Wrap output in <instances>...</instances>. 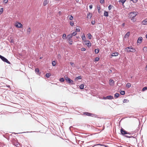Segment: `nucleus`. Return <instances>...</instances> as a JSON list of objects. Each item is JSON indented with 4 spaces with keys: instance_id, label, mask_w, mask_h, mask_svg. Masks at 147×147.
Here are the masks:
<instances>
[{
    "instance_id": "f257e3e1",
    "label": "nucleus",
    "mask_w": 147,
    "mask_h": 147,
    "mask_svg": "<svg viewBox=\"0 0 147 147\" xmlns=\"http://www.w3.org/2000/svg\"><path fill=\"white\" fill-rule=\"evenodd\" d=\"M64 78L67 83L72 85L74 84V81L70 79L66 75L65 76Z\"/></svg>"
},
{
    "instance_id": "f03ea898",
    "label": "nucleus",
    "mask_w": 147,
    "mask_h": 147,
    "mask_svg": "<svg viewBox=\"0 0 147 147\" xmlns=\"http://www.w3.org/2000/svg\"><path fill=\"white\" fill-rule=\"evenodd\" d=\"M138 13L137 11H132L129 12L128 14V17L129 18L133 17V16L135 17Z\"/></svg>"
},
{
    "instance_id": "7ed1b4c3",
    "label": "nucleus",
    "mask_w": 147,
    "mask_h": 147,
    "mask_svg": "<svg viewBox=\"0 0 147 147\" xmlns=\"http://www.w3.org/2000/svg\"><path fill=\"white\" fill-rule=\"evenodd\" d=\"M125 49L127 52H135L136 50L131 46L125 48Z\"/></svg>"
},
{
    "instance_id": "20e7f679",
    "label": "nucleus",
    "mask_w": 147,
    "mask_h": 147,
    "mask_svg": "<svg viewBox=\"0 0 147 147\" xmlns=\"http://www.w3.org/2000/svg\"><path fill=\"white\" fill-rule=\"evenodd\" d=\"M0 58L4 62H5L8 64H10V62L8 61V60L4 57L0 55Z\"/></svg>"
},
{
    "instance_id": "39448f33",
    "label": "nucleus",
    "mask_w": 147,
    "mask_h": 147,
    "mask_svg": "<svg viewBox=\"0 0 147 147\" xmlns=\"http://www.w3.org/2000/svg\"><path fill=\"white\" fill-rule=\"evenodd\" d=\"M15 26L18 28H21L22 27V25L20 23L17 22L15 23Z\"/></svg>"
},
{
    "instance_id": "423d86ee",
    "label": "nucleus",
    "mask_w": 147,
    "mask_h": 147,
    "mask_svg": "<svg viewBox=\"0 0 147 147\" xmlns=\"http://www.w3.org/2000/svg\"><path fill=\"white\" fill-rule=\"evenodd\" d=\"M83 114L88 116H94V114L88 112H84Z\"/></svg>"
},
{
    "instance_id": "0eeeda50",
    "label": "nucleus",
    "mask_w": 147,
    "mask_h": 147,
    "mask_svg": "<svg viewBox=\"0 0 147 147\" xmlns=\"http://www.w3.org/2000/svg\"><path fill=\"white\" fill-rule=\"evenodd\" d=\"M85 42L86 45L88 47H91V44L90 42L89 41L85 40Z\"/></svg>"
},
{
    "instance_id": "6e6552de",
    "label": "nucleus",
    "mask_w": 147,
    "mask_h": 147,
    "mask_svg": "<svg viewBox=\"0 0 147 147\" xmlns=\"http://www.w3.org/2000/svg\"><path fill=\"white\" fill-rule=\"evenodd\" d=\"M121 134L123 135H124L125 134H127V131H125L124 129H123L122 128L121 129Z\"/></svg>"
},
{
    "instance_id": "1a4fd4ad",
    "label": "nucleus",
    "mask_w": 147,
    "mask_h": 147,
    "mask_svg": "<svg viewBox=\"0 0 147 147\" xmlns=\"http://www.w3.org/2000/svg\"><path fill=\"white\" fill-rule=\"evenodd\" d=\"M142 37H139L137 40V43H139L140 44L141 43L142 40Z\"/></svg>"
},
{
    "instance_id": "9d476101",
    "label": "nucleus",
    "mask_w": 147,
    "mask_h": 147,
    "mask_svg": "<svg viewBox=\"0 0 147 147\" xmlns=\"http://www.w3.org/2000/svg\"><path fill=\"white\" fill-rule=\"evenodd\" d=\"M107 99L111 100L113 99V96L111 95L108 96H106Z\"/></svg>"
},
{
    "instance_id": "9b49d317",
    "label": "nucleus",
    "mask_w": 147,
    "mask_h": 147,
    "mask_svg": "<svg viewBox=\"0 0 147 147\" xmlns=\"http://www.w3.org/2000/svg\"><path fill=\"white\" fill-rule=\"evenodd\" d=\"M49 1L48 0H45L43 3V5L44 6H45L48 3Z\"/></svg>"
},
{
    "instance_id": "f8f14e48",
    "label": "nucleus",
    "mask_w": 147,
    "mask_h": 147,
    "mask_svg": "<svg viewBox=\"0 0 147 147\" xmlns=\"http://www.w3.org/2000/svg\"><path fill=\"white\" fill-rule=\"evenodd\" d=\"M118 55V53L117 52L113 53H112L111 55L112 56H117Z\"/></svg>"
},
{
    "instance_id": "ddd939ff",
    "label": "nucleus",
    "mask_w": 147,
    "mask_h": 147,
    "mask_svg": "<svg viewBox=\"0 0 147 147\" xmlns=\"http://www.w3.org/2000/svg\"><path fill=\"white\" fill-rule=\"evenodd\" d=\"M31 31V29L30 28H29L27 30V34L28 35H29L30 34V32Z\"/></svg>"
},
{
    "instance_id": "4468645a",
    "label": "nucleus",
    "mask_w": 147,
    "mask_h": 147,
    "mask_svg": "<svg viewBox=\"0 0 147 147\" xmlns=\"http://www.w3.org/2000/svg\"><path fill=\"white\" fill-rule=\"evenodd\" d=\"M109 82V84L111 85H113L114 84V81L112 80H110Z\"/></svg>"
},
{
    "instance_id": "2eb2a0df",
    "label": "nucleus",
    "mask_w": 147,
    "mask_h": 147,
    "mask_svg": "<svg viewBox=\"0 0 147 147\" xmlns=\"http://www.w3.org/2000/svg\"><path fill=\"white\" fill-rule=\"evenodd\" d=\"M142 23L144 25L147 24V20H144L142 22Z\"/></svg>"
},
{
    "instance_id": "dca6fc26",
    "label": "nucleus",
    "mask_w": 147,
    "mask_h": 147,
    "mask_svg": "<svg viewBox=\"0 0 147 147\" xmlns=\"http://www.w3.org/2000/svg\"><path fill=\"white\" fill-rule=\"evenodd\" d=\"M67 41L69 43L70 45H72L73 42L72 40L71 39H67Z\"/></svg>"
},
{
    "instance_id": "f3484780",
    "label": "nucleus",
    "mask_w": 147,
    "mask_h": 147,
    "mask_svg": "<svg viewBox=\"0 0 147 147\" xmlns=\"http://www.w3.org/2000/svg\"><path fill=\"white\" fill-rule=\"evenodd\" d=\"M35 71L36 73L37 74H39V69L38 68H37L35 69Z\"/></svg>"
},
{
    "instance_id": "a211bd4d",
    "label": "nucleus",
    "mask_w": 147,
    "mask_h": 147,
    "mask_svg": "<svg viewBox=\"0 0 147 147\" xmlns=\"http://www.w3.org/2000/svg\"><path fill=\"white\" fill-rule=\"evenodd\" d=\"M104 15L106 17H108L109 16V14L108 12L105 11H104Z\"/></svg>"
},
{
    "instance_id": "6ab92c4d",
    "label": "nucleus",
    "mask_w": 147,
    "mask_h": 147,
    "mask_svg": "<svg viewBox=\"0 0 147 147\" xmlns=\"http://www.w3.org/2000/svg\"><path fill=\"white\" fill-rule=\"evenodd\" d=\"M72 36H73L71 34H69L67 36V39H71L72 37Z\"/></svg>"
},
{
    "instance_id": "aec40b11",
    "label": "nucleus",
    "mask_w": 147,
    "mask_h": 147,
    "mask_svg": "<svg viewBox=\"0 0 147 147\" xmlns=\"http://www.w3.org/2000/svg\"><path fill=\"white\" fill-rule=\"evenodd\" d=\"M84 84H82L80 85V89H83L84 88Z\"/></svg>"
},
{
    "instance_id": "412c9836",
    "label": "nucleus",
    "mask_w": 147,
    "mask_h": 147,
    "mask_svg": "<svg viewBox=\"0 0 147 147\" xmlns=\"http://www.w3.org/2000/svg\"><path fill=\"white\" fill-rule=\"evenodd\" d=\"M130 34V32H127L125 35V37H127L129 36Z\"/></svg>"
},
{
    "instance_id": "4be33fe9",
    "label": "nucleus",
    "mask_w": 147,
    "mask_h": 147,
    "mask_svg": "<svg viewBox=\"0 0 147 147\" xmlns=\"http://www.w3.org/2000/svg\"><path fill=\"white\" fill-rule=\"evenodd\" d=\"M82 38L83 41L84 40L86 39V37L85 36L84 34H83V35L82 36Z\"/></svg>"
},
{
    "instance_id": "5701e85b",
    "label": "nucleus",
    "mask_w": 147,
    "mask_h": 147,
    "mask_svg": "<svg viewBox=\"0 0 147 147\" xmlns=\"http://www.w3.org/2000/svg\"><path fill=\"white\" fill-rule=\"evenodd\" d=\"M59 80L61 82H63L65 80L63 78H60Z\"/></svg>"
},
{
    "instance_id": "b1692460",
    "label": "nucleus",
    "mask_w": 147,
    "mask_h": 147,
    "mask_svg": "<svg viewBox=\"0 0 147 147\" xmlns=\"http://www.w3.org/2000/svg\"><path fill=\"white\" fill-rule=\"evenodd\" d=\"M119 95V94L118 93H116L115 94V98H118Z\"/></svg>"
},
{
    "instance_id": "393cba45",
    "label": "nucleus",
    "mask_w": 147,
    "mask_h": 147,
    "mask_svg": "<svg viewBox=\"0 0 147 147\" xmlns=\"http://www.w3.org/2000/svg\"><path fill=\"white\" fill-rule=\"evenodd\" d=\"M99 51V50L98 49L95 50V52L96 54H98Z\"/></svg>"
},
{
    "instance_id": "a878e982",
    "label": "nucleus",
    "mask_w": 147,
    "mask_h": 147,
    "mask_svg": "<svg viewBox=\"0 0 147 147\" xmlns=\"http://www.w3.org/2000/svg\"><path fill=\"white\" fill-rule=\"evenodd\" d=\"M52 66H54L56 64V62L55 61H52Z\"/></svg>"
},
{
    "instance_id": "bb28decb",
    "label": "nucleus",
    "mask_w": 147,
    "mask_h": 147,
    "mask_svg": "<svg viewBox=\"0 0 147 147\" xmlns=\"http://www.w3.org/2000/svg\"><path fill=\"white\" fill-rule=\"evenodd\" d=\"M97 8L98 9V11L99 13H100L101 12L100 10V8L99 6L97 7Z\"/></svg>"
},
{
    "instance_id": "cd10ccee",
    "label": "nucleus",
    "mask_w": 147,
    "mask_h": 147,
    "mask_svg": "<svg viewBox=\"0 0 147 147\" xmlns=\"http://www.w3.org/2000/svg\"><path fill=\"white\" fill-rule=\"evenodd\" d=\"M126 0H120L119 1V2H121L123 5L124 3L125 2Z\"/></svg>"
},
{
    "instance_id": "c85d7f7f",
    "label": "nucleus",
    "mask_w": 147,
    "mask_h": 147,
    "mask_svg": "<svg viewBox=\"0 0 147 147\" xmlns=\"http://www.w3.org/2000/svg\"><path fill=\"white\" fill-rule=\"evenodd\" d=\"M77 34V33L76 31L74 32H72L71 34L72 36H74L76 35Z\"/></svg>"
},
{
    "instance_id": "c756f323",
    "label": "nucleus",
    "mask_w": 147,
    "mask_h": 147,
    "mask_svg": "<svg viewBox=\"0 0 147 147\" xmlns=\"http://www.w3.org/2000/svg\"><path fill=\"white\" fill-rule=\"evenodd\" d=\"M120 93L122 95H124L125 94V92L124 91L122 90L120 92Z\"/></svg>"
},
{
    "instance_id": "7c9ffc66",
    "label": "nucleus",
    "mask_w": 147,
    "mask_h": 147,
    "mask_svg": "<svg viewBox=\"0 0 147 147\" xmlns=\"http://www.w3.org/2000/svg\"><path fill=\"white\" fill-rule=\"evenodd\" d=\"M131 20L133 21V22H135L136 21V19L135 18V17L133 16V17H131Z\"/></svg>"
},
{
    "instance_id": "2f4dec72",
    "label": "nucleus",
    "mask_w": 147,
    "mask_h": 147,
    "mask_svg": "<svg viewBox=\"0 0 147 147\" xmlns=\"http://www.w3.org/2000/svg\"><path fill=\"white\" fill-rule=\"evenodd\" d=\"M63 38L64 39H66L67 38V37H66V35L65 34H63Z\"/></svg>"
},
{
    "instance_id": "473e14b6",
    "label": "nucleus",
    "mask_w": 147,
    "mask_h": 147,
    "mask_svg": "<svg viewBox=\"0 0 147 147\" xmlns=\"http://www.w3.org/2000/svg\"><path fill=\"white\" fill-rule=\"evenodd\" d=\"M82 77L81 76H78L76 78L75 80H79L81 79Z\"/></svg>"
},
{
    "instance_id": "72a5a7b5",
    "label": "nucleus",
    "mask_w": 147,
    "mask_h": 147,
    "mask_svg": "<svg viewBox=\"0 0 147 147\" xmlns=\"http://www.w3.org/2000/svg\"><path fill=\"white\" fill-rule=\"evenodd\" d=\"M46 76L47 78H49L51 76V74L49 73H47L46 74Z\"/></svg>"
},
{
    "instance_id": "f704fd0d",
    "label": "nucleus",
    "mask_w": 147,
    "mask_h": 147,
    "mask_svg": "<svg viewBox=\"0 0 147 147\" xmlns=\"http://www.w3.org/2000/svg\"><path fill=\"white\" fill-rule=\"evenodd\" d=\"M88 38H89V39H91V37H92V35L90 33H88Z\"/></svg>"
},
{
    "instance_id": "c9c22d12",
    "label": "nucleus",
    "mask_w": 147,
    "mask_h": 147,
    "mask_svg": "<svg viewBox=\"0 0 147 147\" xmlns=\"http://www.w3.org/2000/svg\"><path fill=\"white\" fill-rule=\"evenodd\" d=\"M69 19L70 20H72L74 19V18L71 15L69 17Z\"/></svg>"
},
{
    "instance_id": "e433bc0d",
    "label": "nucleus",
    "mask_w": 147,
    "mask_h": 147,
    "mask_svg": "<svg viewBox=\"0 0 147 147\" xmlns=\"http://www.w3.org/2000/svg\"><path fill=\"white\" fill-rule=\"evenodd\" d=\"M89 15L90 16V18H91L92 17V13H89L88 14L87 18H88Z\"/></svg>"
},
{
    "instance_id": "4c0bfd02",
    "label": "nucleus",
    "mask_w": 147,
    "mask_h": 147,
    "mask_svg": "<svg viewBox=\"0 0 147 147\" xmlns=\"http://www.w3.org/2000/svg\"><path fill=\"white\" fill-rule=\"evenodd\" d=\"M126 86L128 88H129L131 86V84L130 83H127L126 84Z\"/></svg>"
},
{
    "instance_id": "58836bf2",
    "label": "nucleus",
    "mask_w": 147,
    "mask_h": 147,
    "mask_svg": "<svg viewBox=\"0 0 147 147\" xmlns=\"http://www.w3.org/2000/svg\"><path fill=\"white\" fill-rule=\"evenodd\" d=\"M143 50L145 51L146 52H147V47H144L143 48Z\"/></svg>"
},
{
    "instance_id": "ea45409f",
    "label": "nucleus",
    "mask_w": 147,
    "mask_h": 147,
    "mask_svg": "<svg viewBox=\"0 0 147 147\" xmlns=\"http://www.w3.org/2000/svg\"><path fill=\"white\" fill-rule=\"evenodd\" d=\"M112 6L111 5H110L108 6V9L109 10H110L112 8Z\"/></svg>"
},
{
    "instance_id": "a19ab883",
    "label": "nucleus",
    "mask_w": 147,
    "mask_h": 147,
    "mask_svg": "<svg viewBox=\"0 0 147 147\" xmlns=\"http://www.w3.org/2000/svg\"><path fill=\"white\" fill-rule=\"evenodd\" d=\"M129 101L127 99H124L123 100V103H126L128 102Z\"/></svg>"
},
{
    "instance_id": "79ce46f5",
    "label": "nucleus",
    "mask_w": 147,
    "mask_h": 147,
    "mask_svg": "<svg viewBox=\"0 0 147 147\" xmlns=\"http://www.w3.org/2000/svg\"><path fill=\"white\" fill-rule=\"evenodd\" d=\"M3 8H0V14H1L3 12Z\"/></svg>"
},
{
    "instance_id": "37998d69",
    "label": "nucleus",
    "mask_w": 147,
    "mask_h": 147,
    "mask_svg": "<svg viewBox=\"0 0 147 147\" xmlns=\"http://www.w3.org/2000/svg\"><path fill=\"white\" fill-rule=\"evenodd\" d=\"M70 25L72 26H73L74 24V23L73 21H70Z\"/></svg>"
},
{
    "instance_id": "c03bdc74",
    "label": "nucleus",
    "mask_w": 147,
    "mask_h": 147,
    "mask_svg": "<svg viewBox=\"0 0 147 147\" xmlns=\"http://www.w3.org/2000/svg\"><path fill=\"white\" fill-rule=\"evenodd\" d=\"M146 90H147V87H145L143 88V89H142V91H144Z\"/></svg>"
},
{
    "instance_id": "a18cd8bd",
    "label": "nucleus",
    "mask_w": 147,
    "mask_h": 147,
    "mask_svg": "<svg viewBox=\"0 0 147 147\" xmlns=\"http://www.w3.org/2000/svg\"><path fill=\"white\" fill-rule=\"evenodd\" d=\"M99 57H96L95 58V61H98L99 60Z\"/></svg>"
},
{
    "instance_id": "49530a36",
    "label": "nucleus",
    "mask_w": 147,
    "mask_h": 147,
    "mask_svg": "<svg viewBox=\"0 0 147 147\" xmlns=\"http://www.w3.org/2000/svg\"><path fill=\"white\" fill-rule=\"evenodd\" d=\"M104 0H100V3L101 4L103 3H104Z\"/></svg>"
},
{
    "instance_id": "de8ad7c7",
    "label": "nucleus",
    "mask_w": 147,
    "mask_h": 147,
    "mask_svg": "<svg viewBox=\"0 0 147 147\" xmlns=\"http://www.w3.org/2000/svg\"><path fill=\"white\" fill-rule=\"evenodd\" d=\"M86 50V49L85 48H82L81 49V51H85Z\"/></svg>"
},
{
    "instance_id": "09e8293b",
    "label": "nucleus",
    "mask_w": 147,
    "mask_h": 147,
    "mask_svg": "<svg viewBox=\"0 0 147 147\" xmlns=\"http://www.w3.org/2000/svg\"><path fill=\"white\" fill-rule=\"evenodd\" d=\"M95 22L94 20H92L91 21V24L92 25H94L95 23Z\"/></svg>"
},
{
    "instance_id": "8fccbe9b",
    "label": "nucleus",
    "mask_w": 147,
    "mask_h": 147,
    "mask_svg": "<svg viewBox=\"0 0 147 147\" xmlns=\"http://www.w3.org/2000/svg\"><path fill=\"white\" fill-rule=\"evenodd\" d=\"M138 0H132L131 1H132L134 3H136L137 2Z\"/></svg>"
},
{
    "instance_id": "3c124183",
    "label": "nucleus",
    "mask_w": 147,
    "mask_h": 147,
    "mask_svg": "<svg viewBox=\"0 0 147 147\" xmlns=\"http://www.w3.org/2000/svg\"><path fill=\"white\" fill-rule=\"evenodd\" d=\"M76 30L77 32H79L80 31V28H78L76 29Z\"/></svg>"
},
{
    "instance_id": "603ef678",
    "label": "nucleus",
    "mask_w": 147,
    "mask_h": 147,
    "mask_svg": "<svg viewBox=\"0 0 147 147\" xmlns=\"http://www.w3.org/2000/svg\"><path fill=\"white\" fill-rule=\"evenodd\" d=\"M8 0H4V2L5 3H7L8 2Z\"/></svg>"
},
{
    "instance_id": "864d4df0",
    "label": "nucleus",
    "mask_w": 147,
    "mask_h": 147,
    "mask_svg": "<svg viewBox=\"0 0 147 147\" xmlns=\"http://www.w3.org/2000/svg\"><path fill=\"white\" fill-rule=\"evenodd\" d=\"M89 8L90 9H91L92 8V5H90L89 6Z\"/></svg>"
},
{
    "instance_id": "5fc2aeb1",
    "label": "nucleus",
    "mask_w": 147,
    "mask_h": 147,
    "mask_svg": "<svg viewBox=\"0 0 147 147\" xmlns=\"http://www.w3.org/2000/svg\"><path fill=\"white\" fill-rule=\"evenodd\" d=\"M125 136V137H126L127 138H130V136H126V135Z\"/></svg>"
},
{
    "instance_id": "6e6d98bb",
    "label": "nucleus",
    "mask_w": 147,
    "mask_h": 147,
    "mask_svg": "<svg viewBox=\"0 0 147 147\" xmlns=\"http://www.w3.org/2000/svg\"><path fill=\"white\" fill-rule=\"evenodd\" d=\"M58 13L59 14V15H61V11H59V13Z\"/></svg>"
},
{
    "instance_id": "4d7b16f0",
    "label": "nucleus",
    "mask_w": 147,
    "mask_h": 147,
    "mask_svg": "<svg viewBox=\"0 0 147 147\" xmlns=\"http://www.w3.org/2000/svg\"><path fill=\"white\" fill-rule=\"evenodd\" d=\"M103 98L104 99H107V98H106V97H103Z\"/></svg>"
},
{
    "instance_id": "13d9d810",
    "label": "nucleus",
    "mask_w": 147,
    "mask_h": 147,
    "mask_svg": "<svg viewBox=\"0 0 147 147\" xmlns=\"http://www.w3.org/2000/svg\"><path fill=\"white\" fill-rule=\"evenodd\" d=\"M127 134H129V135H130L131 134V133H130L129 132H127Z\"/></svg>"
},
{
    "instance_id": "bf43d9fd",
    "label": "nucleus",
    "mask_w": 147,
    "mask_h": 147,
    "mask_svg": "<svg viewBox=\"0 0 147 147\" xmlns=\"http://www.w3.org/2000/svg\"><path fill=\"white\" fill-rule=\"evenodd\" d=\"M70 64L71 65H72L73 64H74V63H72V62H70Z\"/></svg>"
},
{
    "instance_id": "052dcab7",
    "label": "nucleus",
    "mask_w": 147,
    "mask_h": 147,
    "mask_svg": "<svg viewBox=\"0 0 147 147\" xmlns=\"http://www.w3.org/2000/svg\"><path fill=\"white\" fill-rule=\"evenodd\" d=\"M125 25V23H123L122 24V26H124Z\"/></svg>"
},
{
    "instance_id": "680f3d73",
    "label": "nucleus",
    "mask_w": 147,
    "mask_h": 147,
    "mask_svg": "<svg viewBox=\"0 0 147 147\" xmlns=\"http://www.w3.org/2000/svg\"><path fill=\"white\" fill-rule=\"evenodd\" d=\"M130 138H135V137H133V136H130Z\"/></svg>"
},
{
    "instance_id": "e2e57ef3",
    "label": "nucleus",
    "mask_w": 147,
    "mask_h": 147,
    "mask_svg": "<svg viewBox=\"0 0 147 147\" xmlns=\"http://www.w3.org/2000/svg\"><path fill=\"white\" fill-rule=\"evenodd\" d=\"M105 147H108L107 145H104Z\"/></svg>"
},
{
    "instance_id": "0e129e2a",
    "label": "nucleus",
    "mask_w": 147,
    "mask_h": 147,
    "mask_svg": "<svg viewBox=\"0 0 147 147\" xmlns=\"http://www.w3.org/2000/svg\"><path fill=\"white\" fill-rule=\"evenodd\" d=\"M97 145H101V146H102V145L100 144H97Z\"/></svg>"
},
{
    "instance_id": "69168bd1",
    "label": "nucleus",
    "mask_w": 147,
    "mask_h": 147,
    "mask_svg": "<svg viewBox=\"0 0 147 147\" xmlns=\"http://www.w3.org/2000/svg\"><path fill=\"white\" fill-rule=\"evenodd\" d=\"M76 1H77V2H78L79 1V0H76Z\"/></svg>"
},
{
    "instance_id": "338daca9",
    "label": "nucleus",
    "mask_w": 147,
    "mask_h": 147,
    "mask_svg": "<svg viewBox=\"0 0 147 147\" xmlns=\"http://www.w3.org/2000/svg\"><path fill=\"white\" fill-rule=\"evenodd\" d=\"M72 127V126H70V127H69V129H70V128H71V127Z\"/></svg>"
},
{
    "instance_id": "774afa93",
    "label": "nucleus",
    "mask_w": 147,
    "mask_h": 147,
    "mask_svg": "<svg viewBox=\"0 0 147 147\" xmlns=\"http://www.w3.org/2000/svg\"><path fill=\"white\" fill-rule=\"evenodd\" d=\"M146 37L147 38V35H146Z\"/></svg>"
}]
</instances>
